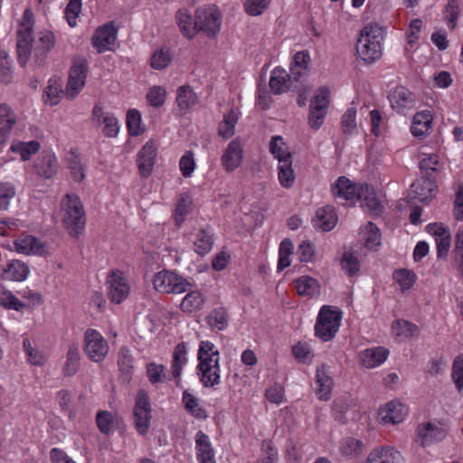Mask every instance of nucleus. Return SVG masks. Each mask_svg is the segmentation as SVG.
<instances>
[{"instance_id":"nucleus-1","label":"nucleus","mask_w":463,"mask_h":463,"mask_svg":"<svg viewBox=\"0 0 463 463\" xmlns=\"http://www.w3.org/2000/svg\"><path fill=\"white\" fill-rule=\"evenodd\" d=\"M197 366L200 380L205 387H213L220 383L219 351L210 341H202L198 350Z\"/></svg>"},{"instance_id":"nucleus-2","label":"nucleus","mask_w":463,"mask_h":463,"mask_svg":"<svg viewBox=\"0 0 463 463\" xmlns=\"http://www.w3.org/2000/svg\"><path fill=\"white\" fill-rule=\"evenodd\" d=\"M383 31L377 24H367L360 33L356 43L358 56L366 63H372L382 56Z\"/></svg>"},{"instance_id":"nucleus-3","label":"nucleus","mask_w":463,"mask_h":463,"mask_svg":"<svg viewBox=\"0 0 463 463\" xmlns=\"http://www.w3.org/2000/svg\"><path fill=\"white\" fill-rule=\"evenodd\" d=\"M64 211L63 223L68 232L77 237L85 228L86 218L80 198L75 194H67L62 201Z\"/></svg>"},{"instance_id":"nucleus-4","label":"nucleus","mask_w":463,"mask_h":463,"mask_svg":"<svg viewBox=\"0 0 463 463\" xmlns=\"http://www.w3.org/2000/svg\"><path fill=\"white\" fill-rule=\"evenodd\" d=\"M342 320V311L331 306H323L315 325V335L327 342L337 333Z\"/></svg>"},{"instance_id":"nucleus-5","label":"nucleus","mask_w":463,"mask_h":463,"mask_svg":"<svg viewBox=\"0 0 463 463\" xmlns=\"http://www.w3.org/2000/svg\"><path fill=\"white\" fill-rule=\"evenodd\" d=\"M194 28L195 33H203L209 38H214L221 29V13L214 6L201 7L194 13Z\"/></svg>"},{"instance_id":"nucleus-6","label":"nucleus","mask_w":463,"mask_h":463,"mask_svg":"<svg viewBox=\"0 0 463 463\" xmlns=\"http://www.w3.org/2000/svg\"><path fill=\"white\" fill-rule=\"evenodd\" d=\"M153 284L156 291L167 294H181L192 288V284L186 279L168 270L157 272Z\"/></svg>"},{"instance_id":"nucleus-7","label":"nucleus","mask_w":463,"mask_h":463,"mask_svg":"<svg viewBox=\"0 0 463 463\" xmlns=\"http://www.w3.org/2000/svg\"><path fill=\"white\" fill-rule=\"evenodd\" d=\"M109 344L102 335L95 329H88L84 333L83 350L93 362L99 363L105 359L109 353Z\"/></svg>"},{"instance_id":"nucleus-8","label":"nucleus","mask_w":463,"mask_h":463,"mask_svg":"<svg viewBox=\"0 0 463 463\" xmlns=\"http://www.w3.org/2000/svg\"><path fill=\"white\" fill-rule=\"evenodd\" d=\"M33 16V12L30 9L24 11V21L21 23L23 29H20L17 33V56L22 66H24L29 59V47L32 45Z\"/></svg>"},{"instance_id":"nucleus-9","label":"nucleus","mask_w":463,"mask_h":463,"mask_svg":"<svg viewBox=\"0 0 463 463\" xmlns=\"http://www.w3.org/2000/svg\"><path fill=\"white\" fill-rule=\"evenodd\" d=\"M133 413L137 432L145 435L150 427L152 416L149 398L143 390L137 392Z\"/></svg>"},{"instance_id":"nucleus-10","label":"nucleus","mask_w":463,"mask_h":463,"mask_svg":"<svg viewBox=\"0 0 463 463\" xmlns=\"http://www.w3.org/2000/svg\"><path fill=\"white\" fill-rule=\"evenodd\" d=\"M88 71L87 61L84 58H79L74 61L69 75L66 93L71 98H74L85 85V79Z\"/></svg>"},{"instance_id":"nucleus-11","label":"nucleus","mask_w":463,"mask_h":463,"mask_svg":"<svg viewBox=\"0 0 463 463\" xmlns=\"http://www.w3.org/2000/svg\"><path fill=\"white\" fill-rule=\"evenodd\" d=\"M55 44L54 35L50 31L41 32L37 39L32 37V45L29 47V55L33 52L35 65L41 66L48 52Z\"/></svg>"},{"instance_id":"nucleus-12","label":"nucleus","mask_w":463,"mask_h":463,"mask_svg":"<svg viewBox=\"0 0 463 463\" xmlns=\"http://www.w3.org/2000/svg\"><path fill=\"white\" fill-rule=\"evenodd\" d=\"M392 108L398 113L405 114L416 105L415 95L404 86L395 88L388 96Z\"/></svg>"},{"instance_id":"nucleus-13","label":"nucleus","mask_w":463,"mask_h":463,"mask_svg":"<svg viewBox=\"0 0 463 463\" xmlns=\"http://www.w3.org/2000/svg\"><path fill=\"white\" fill-rule=\"evenodd\" d=\"M117 28L110 22L99 27L92 36V45L101 53L110 49L117 39Z\"/></svg>"},{"instance_id":"nucleus-14","label":"nucleus","mask_w":463,"mask_h":463,"mask_svg":"<svg viewBox=\"0 0 463 463\" xmlns=\"http://www.w3.org/2000/svg\"><path fill=\"white\" fill-rule=\"evenodd\" d=\"M15 250L24 255L43 256L47 253L46 245L36 237L23 233L14 241Z\"/></svg>"},{"instance_id":"nucleus-15","label":"nucleus","mask_w":463,"mask_h":463,"mask_svg":"<svg viewBox=\"0 0 463 463\" xmlns=\"http://www.w3.org/2000/svg\"><path fill=\"white\" fill-rule=\"evenodd\" d=\"M157 147L153 141L146 142L137 153V166L143 177H148L156 163Z\"/></svg>"},{"instance_id":"nucleus-16","label":"nucleus","mask_w":463,"mask_h":463,"mask_svg":"<svg viewBox=\"0 0 463 463\" xmlns=\"http://www.w3.org/2000/svg\"><path fill=\"white\" fill-rule=\"evenodd\" d=\"M107 282L109 284L108 297L112 302L119 304L127 298L129 288L121 272H111Z\"/></svg>"},{"instance_id":"nucleus-17","label":"nucleus","mask_w":463,"mask_h":463,"mask_svg":"<svg viewBox=\"0 0 463 463\" xmlns=\"http://www.w3.org/2000/svg\"><path fill=\"white\" fill-rule=\"evenodd\" d=\"M417 432L422 447L441 441L447 435L446 430L440 424H434L431 422L420 425Z\"/></svg>"},{"instance_id":"nucleus-18","label":"nucleus","mask_w":463,"mask_h":463,"mask_svg":"<svg viewBox=\"0 0 463 463\" xmlns=\"http://www.w3.org/2000/svg\"><path fill=\"white\" fill-rule=\"evenodd\" d=\"M408 413V409L402 402L392 401L380 411L381 420L385 423L397 424L402 422Z\"/></svg>"},{"instance_id":"nucleus-19","label":"nucleus","mask_w":463,"mask_h":463,"mask_svg":"<svg viewBox=\"0 0 463 463\" xmlns=\"http://www.w3.org/2000/svg\"><path fill=\"white\" fill-rule=\"evenodd\" d=\"M312 222L314 227L320 229L323 232L331 231L337 222V216L335 208L327 205L317 209Z\"/></svg>"},{"instance_id":"nucleus-20","label":"nucleus","mask_w":463,"mask_h":463,"mask_svg":"<svg viewBox=\"0 0 463 463\" xmlns=\"http://www.w3.org/2000/svg\"><path fill=\"white\" fill-rule=\"evenodd\" d=\"M402 454L391 448H377L373 449L367 458V463H403Z\"/></svg>"},{"instance_id":"nucleus-21","label":"nucleus","mask_w":463,"mask_h":463,"mask_svg":"<svg viewBox=\"0 0 463 463\" xmlns=\"http://www.w3.org/2000/svg\"><path fill=\"white\" fill-rule=\"evenodd\" d=\"M411 191L415 194L414 198L420 202H425L434 196V191L437 189L436 179L424 177L412 183Z\"/></svg>"},{"instance_id":"nucleus-22","label":"nucleus","mask_w":463,"mask_h":463,"mask_svg":"<svg viewBox=\"0 0 463 463\" xmlns=\"http://www.w3.org/2000/svg\"><path fill=\"white\" fill-rule=\"evenodd\" d=\"M357 199L361 202V206L366 208L374 214H380L383 211V205L377 198L373 188L368 184L359 187Z\"/></svg>"},{"instance_id":"nucleus-23","label":"nucleus","mask_w":463,"mask_h":463,"mask_svg":"<svg viewBox=\"0 0 463 463\" xmlns=\"http://www.w3.org/2000/svg\"><path fill=\"white\" fill-rule=\"evenodd\" d=\"M195 445L200 463H216L214 451L208 435L201 430L198 431L195 436Z\"/></svg>"},{"instance_id":"nucleus-24","label":"nucleus","mask_w":463,"mask_h":463,"mask_svg":"<svg viewBox=\"0 0 463 463\" xmlns=\"http://www.w3.org/2000/svg\"><path fill=\"white\" fill-rule=\"evenodd\" d=\"M242 159V148L240 141L234 139L228 145L225 153L222 157V165L227 171H233L237 168Z\"/></svg>"},{"instance_id":"nucleus-25","label":"nucleus","mask_w":463,"mask_h":463,"mask_svg":"<svg viewBox=\"0 0 463 463\" xmlns=\"http://www.w3.org/2000/svg\"><path fill=\"white\" fill-rule=\"evenodd\" d=\"M34 168L38 175L46 179L52 178L58 170L55 155L47 153L39 156L34 163Z\"/></svg>"},{"instance_id":"nucleus-26","label":"nucleus","mask_w":463,"mask_h":463,"mask_svg":"<svg viewBox=\"0 0 463 463\" xmlns=\"http://www.w3.org/2000/svg\"><path fill=\"white\" fill-rule=\"evenodd\" d=\"M389 351L385 347L378 346L363 351L359 357L361 364L366 368H373L382 364L388 357Z\"/></svg>"},{"instance_id":"nucleus-27","label":"nucleus","mask_w":463,"mask_h":463,"mask_svg":"<svg viewBox=\"0 0 463 463\" xmlns=\"http://www.w3.org/2000/svg\"><path fill=\"white\" fill-rule=\"evenodd\" d=\"M331 192L335 197L349 201L358 197L359 187L352 184L347 177L340 176L332 185Z\"/></svg>"},{"instance_id":"nucleus-28","label":"nucleus","mask_w":463,"mask_h":463,"mask_svg":"<svg viewBox=\"0 0 463 463\" xmlns=\"http://www.w3.org/2000/svg\"><path fill=\"white\" fill-rule=\"evenodd\" d=\"M431 126L432 116L430 112L428 110L418 112L413 116L411 132L414 137L422 138L431 128Z\"/></svg>"},{"instance_id":"nucleus-29","label":"nucleus","mask_w":463,"mask_h":463,"mask_svg":"<svg viewBox=\"0 0 463 463\" xmlns=\"http://www.w3.org/2000/svg\"><path fill=\"white\" fill-rule=\"evenodd\" d=\"M317 383L318 384L317 394L319 399L327 401L330 398L333 380L326 364H322L317 369Z\"/></svg>"},{"instance_id":"nucleus-30","label":"nucleus","mask_w":463,"mask_h":463,"mask_svg":"<svg viewBox=\"0 0 463 463\" xmlns=\"http://www.w3.org/2000/svg\"><path fill=\"white\" fill-rule=\"evenodd\" d=\"M29 267L19 260H13L4 269V279L14 281H24L29 274Z\"/></svg>"},{"instance_id":"nucleus-31","label":"nucleus","mask_w":463,"mask_h":463,"mask_svg":"<svg viewBox=\"0 0 463 463\" xmlns=\"http://www.w3.org/2000/svg\"><path fill=\"white\" fill-rule=\"evenodd\" d=\"M16 118L13 110L5 104L0 105V144L4 143L10 133Z\"/></svg>"},{"instance_id":"nucleus-32","label":"nucleus","mask_w":463,"mask_h":463,"mask_svg":"<svg viewBox=\"0 0 463 463\" xmlns=\"http://www.w3.org/2000/svg\"><path fill=\"white\" fill-rule=\"evenodd\" d=\"M287 76L288 72L283 69L276 68L273 70L269 79V87L274 94H280L291 89Z\"/></svg>"},{"instance_id":"nucleus-33","label":"nucleus","mask_w":463,"mask_h":463,"mask_svg":"<svg viewBox=\"0 0 463 463\" xmlns=\"http://www.w3.org/2000/svg\"><path fill=\"white\" fill-rule=\"evenodd\" d=\"M287 156H288L284 157V159H280L278 174L279 183L285 188L292 186L295 180V175L292 169V156L291 155Z\"/></svg>"},{"instance_id":"nucleus-34","label":"nucleus","mask_w":463,"mask_h":463,"mask_svg":"<svg viewBox=\"0 0 463 463\" xmlns=\"http://www.w3.org/2000/svg\"><path fill=\"white\" fill-rule=\"evenodd\" d=\"M204 298L198 290H191L182 300L180 308L185 313H194L203 308Z\"/></svg>"},{"instance_id":"nucleus-35","label":"nucleus","mask_w":463,"mask_h":463,"mask_svg":"<svg viewBox=\"0 0 463 463\" xmlns=\"http://www.w3.org/2000/svg\"><path fill=\"white\" fill-rule=\"evenodd\" d=\"M176 23L182 33L188 39H192L195 35V28H194V19L186 10L180 9L175 14Z\"/></svg>"},{"instance_id":"nucleus-36","label":"nucleus","mask_w":463,"mask_h":463,"mask_svg":"<svg viewBox=\"0 0 463 463\" xmlns=\"http://www.w3.org/2000/svg\"><path fill=\"white\" fill-rule=\"evenodd\" d=\"M182 400L185 410L196 419L204 420L208 417L205 410L200 406L198 399L188 391L184 392Z\"/></svg>"},{"instance_id":"nucleus-37","label":"nucleus","mask_w":463,"mask_h":463,"mask_svg":"<svg viewBox=\"0 0 463 463\" xmlns=\"http://www.w3.org/2000/svg\"><path fill=\"white\" fill-rule=\"evenodd\" d=\"M296 283L298 293L301 296L314 297L319 292L317 281L309 276L298 278Z\"/></svg>"},{"instance_id":"nucleus-38","label":"nucleus","mask_w":463,"mask_h":463,"mask_svg":"<svg viewBox=\"0 0 463 463\" xmlns=\"http://www.w3.org/2000/svg\"><path fill=\"white\" fill-rule=\"evenodd\" d=\"M80 350L77 345H71L67 353V361L63 367V373L65 376L74 375L79 369L80 362Z\"/></svg>"},{"instance_id":"nucleus-39","label":"nucleus","mask_w":463,"mask_h":463,"mask_svg":"<svg viewBox=\"0 0 463 463\" xmlns=\"http://www.w3.org/2000/svg\"><path fill=\"white\" fill-rule=\"evenodd\" d=\"M186 362V346L184 342L179 343L173 354L172 373L174 378H178L181 375L183 365Z\"/></svg>"},{"instance_id":"nucleus-40","label":"nucleus","mask_w":463,"mask_h":463,"mask_svg":"<svg viewBox=\"0 0 463 463\" xmlns=\"http://www.w3.org/2000/svg\"><path fill=\"white\" fill-rule=\"evenodd\" d=\"M213 244V235L207 230H200L197 239L194 241V250L197 254L203 256L207 254Z\"/></svg>"},{"instance_id":"nucleus-41","label":"nucleus","mask_w":463,"mask_h":463,"mask_svg":"<svg viewBox=\"0 0 463 463\" xmlns=\"http://www.w3.org/2000/svg\"><path fill=\"white\" fill-rule=\"evenodd\" d=\"M196 101V95L189 86L179 88L176 102L181 110L186 111L191 106L194 105Z\"/></svg>"},{"instance_id":"nucleus-42","label":"nucleus","mask_w":463,"mask_h":463,"mask_svg":"<svg viewBox=\"0 0 463 463\" xmlns=\"http://www.w3.org/2000/svg\"><path fill=\"white\" fill-rule=\"evenodd\" d=\"M364 442L353 437L344 438L340 444V451L343 456L350 457L362 453Z\"/></svg>"},{"instance_id":"nucleus-43","label":"nucleus","mask_w":463,"mask_h":463,"mask_svg":"<svg viewBox=\"0 0 463 463\" xmlns=\"http://www.w3.org/2000/svg\"><path fill=\"white\" fill-rule=\"evenodd\" d=\"M392 329L397 335L406 338L415 336L419 334L418 326L404 319L394 321Z\"/></svg>"},{"instance_id":"nucleus-44","label":"nucleus","mask_w":463,"mask_h":463,"mask_svg":"<svg viewBox=\"0 0 463 463\" xmlns=\"http://www.w3.org/2000/svg\"><path fill=\"white\" fill-rule=\"evenodd\" d=\"M238 121V117L234 111L230 110L224 115L223 120L219 126V134L224 138H229L234 134L235 125Z\"/></svg>"},{"instance_id":"nucleus-45","label":"nucleus","mask_w":463,"mask_h":463,"mask_svg":"<svg viewBox=\"0 0 463 463\" xmlns=\"http://www.w3.org/2000/svg\"><path fill=\"white\" fill-rule=\"evenodd\" d=\"M439 156L437 155H431L428 157H424L420 162V169L422 176L431 177L436 179L437 172L439 171Z\"/></svg>"},{"instance_id":"nucleus-46","label":"nucleus","mask_w":463,"mask_h":463,"mask_svg":"<svg viewBox=\"0 0 463 463\" xmlns=\"http://www.w3.org/2000/svg\"><path fill=\"white\" fill-rule=\"evenodd\" d=\"M341 268L349 277L357 274L360 269L358 259L350 251L344 252L341 259Z\"/></svg>"},{"instance_id":"nucleus-47","label":"nucleus","mask_w":463,"mask_h":463,"mask_svg":"<svg viewBox=\"0 0 463 463\" xmlns=\"http://www.w3.org/2000/svg\"><path fill=\"white\" fill-rule=\"evenodd\" d=\"M356 109L352 107L346 109L342 116L341 128L344 134L354 135L356 132Z\"/></svg>"},{"instance_id":"nucleus-48","label":"nucleus","mask_w":463,"mask_h":463,"mask_svg":"<svg viewBox=\"0 0 463 463\" xmlns=\"http://www.w3.org/2000/svg\"><path fill=\"white\" fill-rule=\"evenodd\" d=\"M0 305L8 309L21 310L25 304L21 302L11 291L0 288Z\"/></svg>"},{"instance_id":"nucleus-49","label":"nucleus","mask_w":463,"mask_h":463,"mask_svg":"<svg viewBox=\"0 0 463 463\" xmlns=\"http://www.w3.org/2000/svg\"><path fill=\"white\" fill-rule=\"evenodd\" d=\"M40 148L38 141L33 140L30 142H20L17 145L12 146V150L20 154L23 160H28L30 156L36 153Z\"/></svg>"},{"instance_id":"nucleus-50","label":"nucleus","mask_w":463,"mask_h":463,"mask_svg":"<svg viewBox=\"0 0 463 463\" xmlns=\"http://www.w3.org/2000/svg\"><path fill=\"white\" fill-rule=\"evenodd\" d=\"M208 323L218 330H223L228 326V315L223 307L214 309L208 316Z\"/></svg>"},{"instance_id":"nucleus-51","label":"nucleus","mask_w":463,"mask_h":463,"mask_svg":"<svg viewBox=\"0 0 463 463\" xmlns=\"http://www.w3.org/2000/svg\"><path fill=\"white\" fill-rule=\"evenodd\" d=\"M393 279L401 286L402 290L409 289L416 280V275L411 270L402 269L394 271Z\"/></svg>"},{"instance_id":"nucleus-52","label":"nucleus","mask_w":463,"mask_h":463,"mask_svg":"<svg viewBox=\"0 0 463 463\" xmlns=\"http://www.w3.org/2000/svg\"><path fill=\"white\" fill-rule=\"evenodd\" d=\"M141 115L137 109H130L127 114V126L131 136H138L143 133L141 128Z\"/></svg>"},{"instance_id":"nucleus-53","label":"nucleus","mask_w":463,"mask_h":463,"mask_svg":"<svg viewBox=\"0 0 463 463\" xmlns=\"http://www.w3.org/2000/svg\"><path fill=\"white\" fill-rule=\"evenodd\" d=\"M68 167L71 170V176L75 181L80 182L84 179V167L78 155L71 153V156L68 158Z\"/></svg>"},{"instance_id":"nucleus-54","label":"nucleus","mask_w":463,"mask_h":463,"mask_svg":"<svg viewBox=\"0 0 463 463\" xmlns=\"http://www.w3.org/2000/svg\"><path fill=\"white\" fill-rule=\"evenodd\" d=\"M118 364L119 370L126 374H129L133 369V358L128 347L122 346L119 349L118 356Z\"/></svg>"},{"instance_id":"nucleus-55","label":"nucleus","mask_w":463,"mask_h":463,"mask_svg":"<svg viewBox=\"0 0 463 463\" xmlns=\"http://www.w3.org/2000/svg\"><path fill=\"white\" fill-rule=\"evenodd\" d=\"M14 185L10 183H0V210H6L10 200L15 196Z\"/></svg>"},{"instance_id":"nucleus-56","label":"nucleus","mask_w":463,"mask_h":463,"mask_svg":"<svg viewBox=\"0 0 463 463\" xmlns=\"http://www.w3.org/2000/svg\"><path fill=\"white\" fill-rule=\"evenodd\" d=\"M166 91L160 86L152 87L146 94V99L150 106L160 108L165 99Z\"/></svg>"},{"instance_id":"nucleus-57","label":"nucleus","mask_w":463,"mask_h":463,"mask_svg":"<svg viewBox=\"0 0 463 463\" xmlns=\"http://www.w3.org/2000/svg\"><path fill=\"white\" fill-rule=\"evenodd\" d=\"M367 230L368 236L365 239V247L372 250L375 249L380 245L381 235L379 228L372 222H369L365 226Z\"/></svg>"},{"instance_id":"nucleus-58","label":"nucleus","mask_w":463,"mask_h":463,"mask_svg":"<svg viewBox=\"0 0 463 463\" xmlns=\"http://www.w3.org/2000/svg\"><path fill=\"white\" fill-rule=\"evenodd\" d=\"M81 10V0H70L65 8V17L71 27L76 25V21Z\"/></svg>"},{"instance_id":"nucleus-59","label":"nucleus","mask_w":463,"mask_h":463,"mask_svg":"<svg viewBox=\"0 0 463 463\" xmlns=\"http://www.w3.org/2000/svg\"><path fill=\"white\" fill-rule=\"evenodd\" d=\"M12 79L11 62L5 51L0 49V80L8 83Z\"/></svg>"},{"instance_id":"nucleus-60","label":"nucleus","mask_w":463,"mask_h":463,"mask_svg":"<svg viewBox=\"0 0 463 463\" xmlns=\"http://www.w3.org/2000/svg\"><path fill=\"white\" fill-rule=\"evenodd\" d=\"M284 143L283 138L280 136H274L271 137L269 142V151L279 160L280 163V159H284V157L288 156L287 155H291L288 151L283 148Z\"/></svg>"},{"instance_id":"nucleus-61","label":"nucleus","mask_w":463,"mask_h":463,"mask_svg":"<svg viewBox=\"0 0 463 463\" xmlns=\"http://www.w3.org/2000/svg\"><path fill=\"white\" fill-rule=\"evenodd\" d=\"M96 422L99 430L104 434L112 431L113 416L109 411H99L96 416Z\"/></svg>"},{"instance_id":"nucleus-62","label":"nucleus","mask_w":463,"mask_h":463,"mask_svg":"<svg viewBox=\"0 0 463 463\" xmlns=\"http://www.w3.org/2000/svg\"><path fill=\"white\" fill-rule=\"evenodd\" d=\"M104 124L103 133L108 137H115L119 130L118 120L113 115L107 113L101 120Z\"/></svg>"},{"instance_id":"nucleus-63","label":"nucleus","mask_w":463,"mask_h":463,"mask_svg":"<svg viewBox=\"0 0 463 463\" xmlns=\"http://www.w3.org/2000/svg\"><path fill=\"white\" fill-rule=\"evenodd\" d=\"M270 0H247L244 4L248 14L256 16L261 14L268 8Z\"/></svg>"},{"instance_id":"nucleus-64","label":"nucleus","mask_w":463,"mask_h":463,"mask_svg":"<svg viewBox=\"0 0 463 463\" xmlns=\"http://www.w3.org/2000/svg\"><path fill=\"white\" fill-rule=\"evenodd\" d=\"M459 14V4L458 0H449L445 9V18L448 25L454 28Z\"/></svg>"}]
</instances>
